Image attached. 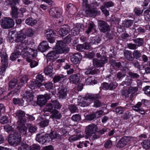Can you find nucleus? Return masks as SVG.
<instances>
[{
  "label": "nucleus",
  "mask_w": 150,
  "mask_h": 150,
  "mask_svg": "<svg viewBox=\"0 0 150 150\" xmlns=\"http://www.w3.org/2000/svg\"><path fill=\"white\" fill-rule=\"evenodd\" d=\"M121 92L122 95L124 96L125 98H127L129 97V93L128 89H123L121 90Z\"/></svg>",
  "instance_id": "4d7b16f0"
},
{
  "label": "nucleus",
  "mask_w": 150,
  "mask_h": 150,
  "mask_svg": "<svg viewBox=\"0 0 150 150\" xmlns=\"http://www.w3.org/2000/svg\"><path fill=\"white\" fill-rule=\"evenodd\" d=\"M96 26L93 23H89L87 30L85 31V33L88 34L91 33H93L95 31Z\"/></svg>",
  "instance_id": "c85d7f7f"
},
{
  "label": "nucleus",
  "mask_w": 150,
  "mask_h": 150,
  "mask_svg": "<svg viewBox=\"0 0 150 150\" xmlns=\"http://www.w3.org/2000/svg\"><path fill=\"white\" fill-rule=\"evenodd\" d=\"M41 122L39 123L41 127H43L47 126L49 124V121L48 120L41 118Z\"/></svg>",
  "instance_id": "37998d69"
},
{
  "label": "nucleus",
  "mask_w": 150,
  "mask_h": 150,
  "mask_svg": "<svg viewBox=\"0 0 150 150\" xmlns=\"http://www.w3.org/2000/svg\"><path fill=\"white\" fill-rule=\"evenodd\" d=\"M98 128L96 125L92 123L85 128V132L86 134L89 136L92 135L98 132Z\"/></svg>",
  "instance_id": "6e6552de"
},
{
  "label": "nucleus",
  "mask_w": 150,
  "mask_h": 150,
  "mask_svg": "<svg viewBox=\"0 0 150 150\" xmlns=\"http://www.w3.org/2000/svg\"><path fill=\"white\" fill-rule=\"evenodd\" d=\"M21 55V54H18V52L15 51L10 56V59L11 60H15L16 58H18Z\"/></svg>",
  "instance_id": "de8ad7c7"
},
{
  "label": "nucleus",
  "mask_w": 150,
  "mask_h": 150,
  "mask_svg": "<svg viewBox=\"0 0 150 150\" xmlns=\"http://www.w3.org/2000/svg\"><path fill=\"white\" fill-rule=\"evenodd\" d=\"M144 14L145 18L147 20L150 19V10L149 9L144 11Z\"/></svg>",
  "instance_id": "680f3d73"
},
{
  "label": "nucleus",
  "mask_w": 150,
  "mask_h": 150,
  "mask_svg": "<svg viewBox=\"0 0 150 150\" xmlns=\"http://www.w3.org/2000/svg\"><path fill=\"white\" fill-rule=\"evenodd\" d=\"M21 140L19 139H16L9 135L8 142L9 144L12 145H16L18 144L21 142Z\"/></svg>",
  "instance_id": "bb28decb"
},
{
  "label": "nucleus",
  "mask_w": 150,
  "mask_h": 150,
  "mask_svg": "<svg viewBox=\"0 0 150 150\" xmlns=\"http://www.w3.org/2000/svg\"><path fill=\"white\" fill-rule=\"evenodd\" d=\"M28 80V78L27 76L25 75H23L20 76L19 77L18 81L19 85L18 86H23L26 83Z\"/></svg>",
  "instance_id": "b1692460"
},
{
  "label": "nucleus",
  "mask_w": 150,
  "mask_h": 150,
  "mask_svg": "<svg viewBox=\"0 0 150 150\" xmlns=\"http://www.w3.org/2000/svg\"><path fill=\"white\" fill-rule=\"evenodd\" d=\"M109 90H112L115 89L117 87V84L114 82L110 83L108 84Z\"/></svg>",
  "instance_id": "e2e57ef3"
},
{
  "label": "nucleus",
  "mask_w": 150,
  "mask_h": 150,
  "mask_svg": "<svg viewBox=\"0 0 150 150\" xmlns=\"http://www.w3.org/2000/svg\"><path fill=\"white\" fill-rule=\"evenodd\" d=\"M71 119L75 122H77L80 120L81 117L79 114H75L72 116Z\"/></svg>",
  "instance_id": "052dcab7"
},
{
  "label": "nucleus",
  "mask_w": 150,
  "mask_h": 150,
  "mask_svg": "<svg viewBox=\"0 0 150 150\" xmlns=\"http://www.w3.org/2000/svg\"><path fill=\"white\" fill-rule=\"evenodd\" d=\"M70 29V28L69 26L65 25L61 28L59 31V33L62 37H63L68 34L69 32Z\"/></svg>",
  "instance_id": "aec40b11"
},
{
  "label": "nucleus",
  "mask_w": 150,
  "mask_h": 150,
  "mask_svg": "<svg viewBox=\"0 0 150 150\" xmlns=\"http://www.w3.org/2000/svg\"><path fill=\"white\" fill-rule=\"evenodd\" d=\"M53 105L52 104V101L51 103H47L46 105L45 109L46 111L52 112H53L55 109H54Z\"/></svg>",
  "instance_id": "ea45409f"
},
{
  "label": "nucleus",
  "mask_w": 150,
  "mask_h": 150,
  "mask_svg": "<svg viewBox=\"0 0 150 150\" xmlns=\"http://www.w3.org/2000/svg\"><path fill=\"white\" fill-rule=\"evenodd\" d=\"M144 93L150 97V86H146L143 88Z\"/></svg>",
  "instance_id": "5fc2aeb1"
},
{
  "label": "nucleus",
  "mask_w": 150,
  "mask_h": 150,
  "mask_svg": "<svg viewBox=\"0 0 150 150\" xmlns=\"http://www.w3.org/2000/svg\"><path fill=\"white\" fill-rule=\"evenodd\" d=\"M41 85L42 83L36 80L32 81L29 85V87L31 89H34L35 88H40Z\"/></svg>",
  "instance_id": "a878e982"
},
{
  "label": "nucleus",
  "mask_w": 150,
  "mask_h": 150,
  "mask_svg": "<svg viewBox=\"0 0 150 150\" xmlns=\"http://www.w3.org/2000/svg\"><path fill=\"white\" fill-rule=\"evenodd\" d=\"M12 12L11 15L13 18H17L18 17V9L16 6L12 7L11 8Z\"/></svg>",
  "instance_id": "c9c22d12"
},
{
  "label": "nucleus",
  "mask_w": 150,
  "mask_h": 150,
  "mask_svg": "<svg viewBox=\"0 0 150 150\" xmlns=\"http://www.w3.org/2000/svg\"><path fill=\"white\" fill-rule=\"evenodd\" d=\"M123 54L125 58L128 60L131 61L134 60V57L130 51L125 50L123 51Z\"/></svg>",
  "instance_id": "412c9836"
},
{
  "label": "nucleus",
  "mask_w": 150,
  "mask_h": 150,
  "mask_svg": "<svg viewBox=\"0 0 150 150\" xmlns=\"http://www.w3.org/2000/svg\"><path fill=\"white\" fill-rule=\"evenodd\" d=\"M71 61L74 64H77L80 62L82 58L81 53L73 54L70 57Z\"/></svg>",
  "instance_id": "dca6fc26"
},
{
  "label": "nucleus",
  "mask_w": 150,
  "mask_h": 150,
  "mask_svg": "<svg viewBox=\"0 0 150 150\" xmlns=\"http://www.w3.org/2000/svg\"><path fill=\"white\" fill-rule=\"evenodd\" d=\"M133 40L137 45V47L141 46L144 44V40L142 38H137L134 39Z\"/></svg>",
  "instance_id": "f704fd0d"
},
{
  "label": "nucleus",
  "mask_w": 150,
  "mask_h": 150,
  "mask_svg": "<svg viewBox=\"0 0 150 150\" xmlns=\"http://www.w3.org/2000/svg\"><path fill=\"white\" fill-rule=\"evenodd\" d=\"M143 147L146 149H149L150 147V145L149 144L148 142L144 141L142 143Z\"/></svg>",
  "instance_id": "774afa93"
},
{
  "label": "nucleus",
  "mask_w": 150,
  "mask_h": 150,
  "mask_svg": "<svg viewBox=\"0 0 150 150\" xmlns=\"http://www.w3.org/2000/svg\"><path fill=\"white\" fill-rule=\"evenodd\" d=\"M59 53H57L56 51H52L50 52L47 55V60L52 61L57 59L58 57L57 54Z\"/></svg>",
  "instance_id": "f3484780"
},
{
  "label": "nucleus",
  "mask_w": 150,
  "mask_h": 150,
  "mask_svg": "<svg viewBox=\"0 0 150 150\" xmlns=\"http://www.w3.org/2000/svg\"><path fill=\"white\" fill-rule=\"evenodd\" d=\"M130 138L129 137L124 136L118 141L117 146L119 148H122L127 144L130 142Z\"/></svg>",
  "instance_id": "4468645a"
},
{
  "label": "nucleus",
  "mask_w": 150,
  "mask_h": 150,
  "mask_svg": "<svg viewBox=\"0 0 150 150\" xmlns=\"http://www.w3.org/2000/svg\"><path fill=\"white\" fill-rule=\"evenodd\" d=\"M36 54V51L32 49H29L28 51H26L25 53L23 54V57L26 60L30 63V65L31 68L35 67L38 64L36 61L32 60Z\"/></svg>",
  "instance_id": "f03ea898"
},
{
  "label": "nucleus",
  "mask_w": 150,
  "mask_h": 150,
  "mask_svg": "<svg viewBox=\"0 0 150 150\" xmlns=\"http://www.w3.org/2000/svg\"><path fill=\"white\" fill-rule=\"evenodd\" d=\"M81 27L80 24L77 25L71 30V34L74 36H76L79 34L80 28Z\"/></svg>",
  "instance_id": "c756f323"
},
{
  "label": "nucleus",
  "mask_w": 150,
  "mask_h": 150,
  "mask_svg": "<svg viewBox=\"0 0 150 150\" xmlns=\"http://www.w3.org/2000/svg\"><path fill=\"white\" fill-rule=\"evenodd\" d=\"M38 102L40 106L44 105L46 102V99L43 95L39 96L37 98Z\"/></svg>",
  "instance_id": "2f4dec72"
},
{
  "label": "nucleus",
  "mask_w": 150,
  "mask_h": 150,
  "mask_svg": "<svg viewBox=\"0 0 150 150\" xmlns=\"http://www.w3.org/2000/svg\"><path fill=\"white\" fill-rule=\"evenodd\" d=\"M114 4L111 1L105 2L103 3V5L100 7V9L104 13L106 16L109 15V12L106 7L108 8L114 6Z\"/></svg>",
  "instance_id": "9d476101"
},
{
  "label": "nucleus",
  "mask_w": 150,
  "mask_h": 150,
  "mask_svg": "<svg viewBox=\"0 0 150 150\" xmlns=\"http://www.w3.org/2000/svg\"><path fill=\"white\" fill-rule=\"evenodd\" d=\"M1 25L4 29L10 28L13 27L14 25L13 20L11 18L5 17L1 20Z\"/></svg>",
  "instance_id": "39448f33"
},
{
  "label": "nucleus",
  "mask_w": 150,
  "mask_h": 150,
  "mask_svg": "<svg viewBox=\"0 0 150 150\" xmlns=\"http://www.w3.org/2000/svg\"><path fill=\"white\" fill-rule=\"evenodd\" d=\"M106 62V57L103 56L99 59H93V65L96 67H103Z\"/></svg>",
  "instance_id": "1a4fd4ad"
},
{
  "label": "nucleus",
  "mask_w": 150,
  "mask_h": 150,
  "mask_svg": "<svg viewBox=\"0 0 150 150\" xmlns=\"http://www.w3.org/2000/svg\"><path fill=\"white\" fill-rule=\"evenodd\" d=\"M59 97L63 99L66 98L67 94V90L65 85L62 84L58 89Z\"/></svg>",
  "instance_id": "ddd939ff"
},
{
  "label": "nucleus",
  "mask_w": 150,
  "mask_h": 150,
  "mask_svg": "<svg viewBox=\"0 0 150 150\" xmlns=\"http://www.w3.org/2000/svg\"><path fill=\"white\" fill-rule=\"evenodd\" d=\"M27 125L29 132L33 134L37 130V128L35 127L30 124H27Z\"/></svg>",
  "instance_id": "4c0bfd02"
},
{
  "label": "nucleus",
  "mask_w": 150,
  "mask_h": 150,
  "mask_svg": "<svg viewBox=\"0 0 150 150\" xmlns=\"http://www.w3.org/2000/svg\"><path fill=\"white\" fill-rule=\"evenodd\" d=\"M129 75L131 78L135 79H137L139 77V75L137 73H134L132 72H129Z\"/></svg>",
  "instance_id": "338daca9"
},
{
  "label": "nucleus",
  "mask_w": 150,
  "mask_h": 150,
  "mask_svg": "<svg viewBox=\"0 0 150 150\" xmlns=\"http://www.w3.org/2000/svg\"><path fill=\"white\" fill-rule=\"evenodd\" d=\"M146 100L143 99L142 100L141 102H138L135 106H133L132 109L133 110L137 112H140L142 114L144 113V111L142 109L141 107L142 106L145 105V103Z\"/></svg>",
  "instance_id": "2eb2a0df"
},
{
  "label": "nucleus",
  "mask_w": 150,
  "mask_h": 150,
  "mask_svg": "<svg viewBox=\"0 0 150 150\" xmlns=\"http://www.w3.org/2000/svg\"><path fill=\"white\" fill-rule=\"evenodd\" d=\"M41 149L40 146L38 144H34L29 147L30 150H40Z\"/></svg>",
  "instance_id": "3c124183"
},
{
  "label": "nucleus",
  "mask_w": 150,
  "mask_h": 150,
  "mask_svg": "<svg viewBox=\"0 0 150 150\" xmlns=\"http://www.w3.org/2000/svg\"><path fill=\"white\" fill-rule=\"evenodd\" d=\"M55 50L57 53L59 54L67 52L69 50V48L62 40H59L57 42L56 44Z\"/></svg>",
  "instance_id": "20e7f679"
},
{
  "label": "nucleus",
  "mask_w": 150,
  "mask_h": 150,
  "mask_svg": "<svg viewBox=\"0 0 150 150\" xmlns=\"http://www.w3.org/2000/svg\"><path fill=\"white\" fill-rule=\"evenodd\" d=\"M133 55L134 58L137 59L141 57L142 54L139 51L135 50L133 52Z\"/></svg>",
  "instance_id": "8fccbe9b"
},
{
  "label": "nucleus",
  "mask_w": 150,
  "mask_h": 150,
  "mask_svg": "<svg viewBox=\"0 0 150 150\" xmlns=\"http://www.w3.org/2000/svg\"><path fill=\"white\" fill-rule=\"evenodd\" d=\"M52 115L51 116L52 117L55 118L56 119H59L62 117V115L61 114L59 113L57 110H54L52 112Z\"/></svg>",
  "instance_id": "7c9ffc66"
},
{
  "label": "nucleus",
  "mask_w": 150,
  "mask_h": 150,
  "mask_svg": "<svg viewBox=\"0 0 150 150\" xmlns=\"http://www.w3.org/2000/svg\"><path fill=\"white\" fill-rule=\"evenodd\" d=\"M36 140L40 143L42 144L48 142L49 140V138L48 135L45 134L42 135V134H38L37 135L36 138Z\"/></svg>",
  "instance_id": "f8f14e48"
},
{
  "label": "nucleus",
  "mask_w": 150,
  "mask_h": 150,
  "mask_svg": "<svg viewBox=\"0 0 150 150\" xmlns=\"http://www.w3.org/2000/svg\"><path fill=\"white\" fill-rule=\"evenodd\" d=\"M26 35L23 33L18 34L15 41L16 42L24 43Z\"/></svg>",
  "instance_id": "393cba45"
},
{
  "label": "nucleus",
  "mask_w": 150,
  "mask_h": 150,
  "mask_svg": "<svg viewBox=\"0 0 150 150\" xmlns=\"http://www.w3.org/2000/svg\"><path fill=\"white\" fill-rule=\"evenodd\" d=\"M100 98L101 96L98 94L88 95L83 98L82 101L80 102L78 105L83 107L87 106L92 102L93 100Z\"/></svg>",
  "instance_id": "7ed1b4c3"
},
{
  "label": "nucleus",
  "mask_w": 150,
  "mask_h": 150,
  "mask_svg": "<svg viewBox=\"0 0 150 150\" xmlns=\"http://www.w3.org/2000/svg\"><path fill=\"white\" fill-rule=\"evenodd\" d=\"M21 87L18 86L17 88L14 89V91H11L8 94V96L12 97L15 95H17L19 92V90L20 88Z\"/></svg>",
  "instance_id": "49530a36"
},
{
  "label": "nucleus",
  "mask_w": 150,
  "mask_h": 150,
  "mask_svg": "<svg viewBox=\"0 0 150 150\" xmlns=\"http://www.w3.org/2000/svg\"><path fill=\"white\" fill-rule=\"evenodd\" d=\"M128 90L129 94H134L138 91V89L137 87H129Z\"/></svg>",
  "instance_id": "6e6d98bb"
},
{
  "label": "nucleus",
  "mask_w": 150,
  "mask_h": 150,
  "mask_svg": "<svg viewBox=\"0 0 150 150\" xmlns=\"http://www.w3.org/2000/svg\"><path fill=\"white\" fill-rule=\"evenodd\" d=\"M24 99L28 102L32 101L33 99V95L29 91H26L23 94Z\"/></svg>",
  "instance_id": "a211bd4d"
},
{
  "label": "nucleus",
  "mask_w": 150,
  "mask_h": 150,
  "mask_svg": "<svg viewBox=\"0 0 150 150\" xmlns=\"http://www.w3.org/2000/svg\"><path fill=\"white\" fill-rule=\"evenodd\" d=\"M29 49L31 48L27 47L25 43H20L17 45L15 51L18 52V54H22L23 56V54L25 53L26 51H28Z\"/></svg>",
  "instance_id": "9b49d317"
},
{
  "label": "nucleus",
  "mask_w": 150,
  "mask_h": 150,
  "mask_svg": "<svg viewBox=\"0 0 150 150\" xmlns=\"http://www.w3.org/2000/svg\"><path fill=\"white\" fill-rule=\"evenodd\" d=\"M132 83V80L129 79V77L127 76L126 77L125 80L121 83L122 85L124 84L126 86H128L130 85Z\"/></svg>",
  "instance_id": "09e8293b"
},
{
  "label": "nucleus",
  "mask_w": 150,
  "mask_h": 150,
  "mask_svg": "<svg viewBox=\"0 0 150 150\" xmlns=\"http://www.w3.org/2000/svg\"><path fill=\"white\" fill-rule=\"evenodd\" d=\"M49 48V47L48 45L47 42L45 41H44L40 43L38 47V50L43 52Z\"/></svg>",
  "instance_id": "6ab92c4d"
},
{
  "label": "nucleus",
  "mask_w": 150,
  "mask_h": 150,
  "mask_svg": "<svg viewBox=\"0 0 150 150\" xmlns=\"http://www.w3.org/2000/svg\"><path fill=\"white\" fill-rule=\"evenodd\" d=\"M17 80L16 79L11 80L9 83V89H11L13 88L17 84Z\"/></svg>",
  "instance_id": "79ce46f5"
},
{
  "label": "nucleus",
  "mask_w": 150,
  "mask_h": 150,
  "mask_svg": "<svg viewBox=\"0 0 150 150\" xmlns=\"http://www.w3.org/2000/svg\"><path fill=\"white\" fill-rule=\"evenodd\" d=\"M133 23V21L131 20H125L124 21L123 25L125 27L128 28L131 27Z\"/></svg>",
  "instance_id": "a18cd8bd"
},
{
  "label": "nucleus",
  "mask_w": 150,
  "mask_h": 150,
  "mask_svg": "<svg viewBox=\"0 0 150 150\" xmlns=\"http://www.w3.org/2000/svg\"><path fill=\"white\" fill-rule=\"evenodd\" d=\"M56 35L55 33H53L51 35H50L49 37L46 36L47 39L48 41L50 43H53L55 41L54 38L56 37Z\"/></svg>",
  "instance_id": "c03bdc74"
},
{
  "label": "nucleus",
  "mask_w": 150,
  "mask_h": 150,
  "mask_svg": "<svg viewBox=\"0 0 150 150\" xmlns=\"http://www.w3.org/2000/svg\"><path fill=\"white\" fill-rule=\"evenodd\" d=\"M16 114V117L18 120L17 122V128L21 134L23 135L25 134L27 129L25 126L26 122V120L25 117V113L23 111L20 110L17 111Z\"/></svg>",
  "instance_id": "f257e3e1"
},
{
  "label": "nucleus",
  "mask_w": 150,
  "mask_h": 150,
  "mask_svg": "<svg viewBox=\"0 0 150 150\" xmlns=\"http://www.w3.org/2000/svg\"><path fill=\"white\" fill-rule=\"evenodd\" d=\"M64 76L62 75H60L59 76H55L53 79V81L54 83L58 82L61 78H63Z\"/></svg>",
  "instance_id": "69168bd1"
},
{
  "label": "nucleus",
  "mask_w": 150,
  "mask_h": 150,
  "mask_svg": "<svg viewBox=\"0 0 150 150\" xmlns=\"http://www.w3.org/2000/svg\"><path fill=\"white\" fill-rule=\"evenodd\" d=\"M84 136V135L83 133L82 132H80L79 134L69 137V142H72L79 139H80L83 137Z\"/></svg>",
  "instance_id": "cd10ccee"
},
{
  "label": "nucleus",
  "mask_w": 150,
  "mask_h": 150,
  "mask_svg": "<svg viewBox=\"0 0 150 150\" xmlns=\"http://www.w3.org/2000/svg\"><path fill=\"white\" fill-rule=\"evenodd\" d=\"M7 67V65L6 66L5 65L2 64V66L0 68V75H4V72Z\"/></svg>",
  "instance_id": "0e129e2a"
},
{
  "label": "nucleus",
  "mask_w": 150,
  "mask_h": 150,
  "mask_svg": "<svg viewBox=\"0 0 150 150\" xmlns=\"http://www.w3.org/2000/svg\"><path fill=\"white\" fill-rule=\"evenodd\" d=\"M67 10L72 16L74 15L76 11V8L71 4H69L67 6Z\"/></svg>",
  "instance_id": "5701e85b"
},
{
  "label": "nucleus",
  "mask_w": 150,
  "mask_h": 150,
  "mask_svg": "<svg viewBox=\"0 0 150 150\" xmlns=\"http://www.w3.org/2000/svg\"><path fill=\"white\" fill-rule=\"evenodd\" d=\"M49 14L52 17L56 18L57 20L59 23H61L62 22L63 19L61 13L58 8H52L50 9L49 11Z\"/></svg>",
  "instance_id": "423d86ee"
},
{
  "label": "nucleus",
  "mask_w": 150,
  "mask_h": 150,
  "mask_svg": "<svg viewBox=\"0 0 150 150\" xmlns=\"http://www.w3.org/2000/svg\"><path fill=\"white\" fill-rule=\"evenodd\" d=\"M98 28L101 32L105 33L110 31V27L105 21L100 20H98Z\"/></svg>",
  "instance_id": "0eeeda50"
},
{
  "label": "nucleus",
  "mask_w": 150,
  "mask_h": 150,
  "mask_svg": "<svg viewBox=\"0 0 150 150\" xmlns=\"http://www.w3.org/2000/svg\"><path fill=\"white\" fill-rule=\"evenodd\" d=\"M100 98H101L100 99ZM99 99H100V98L97 99L95 100H95V101L94 102V104L93 105L94 107L98 108L102 106V103L99 100Z\"/></svg>",
  "instance_id": "13d9d810"
},
{
  "label": "nucleus",
  "mask_w": 150,
  "mask_h": 150,
  "mask_svg": "<svg viewBox=\"0 0 150 150\" xmlns=\"http://www.w3.org/2000/svg\"><path fill=\"white\" fill-rule=\"evenodd\" d=\"M86 13L88 16L92 17L96 16L97 14V12L94 9H89L86 11Z\"/></svg>",
  "instance_id": "e433bc0d"
},
{
  "label": "nucleus",
  "mask_w": 150,
  "mask_h": 150,
  "mask_svg": "<svg viewBox=\"0 0 150 150\" xmlns=\"http://www.w3.org/2000/svg\"><path fill=\"white\" fill-rule=\"evenodd\" d=\"M25 22L28 25L32 26L36 24L37 23V21L36 20L32 18H29L25 20Z\"/></svg>",
  "instance_id": "473e14b6"
},
{
  "label": "nucleus",
  "mask_w": 150,
  "mask_h": 150,
  "mask_svg": "<svg viewBox=\"0 0 150 150\" xmlns=\"http://www.w3.org/2000/svg\"><path fill=\"white\" fill-rule=\"evenodd\" d=\"M34 33V31L32 28H29L27 30L25 35L28 37H31L33 35Z\"/></svg>",
  "instance_id": "603ef678"
},
{
  "label": "nucleus",
  "mask_w": 150,
  "mask_h": 150,
  "mask_svg": "<svg viewBox=\"0 0 150 150\" xmlns=\"http://www.w3.org/2000/svg\"><path fill=\"white\" fill-rule=\"evenodd\" d=\"M71 113L76 112L77 111V108L75 105H69L68 107Z\"/></svg>",
  "instance_id": "bf43d9fd"
},
{
  "label": "nucleus",
  "mask_w": 150,
  "mask_h": 150,
  "mask_svg": "<svg viewBox=\"0 0 150 150\" xmlns=\"http://www.w3.org/2000/svg\"><path fill=\"white\" fill-rule=\"evenodd\" d=\"M15 139H21V136L18 132L16 131H12L10 134L9 135Z\"/></svg>",
  "instance_id": "58836bf2"
},
{
  "label": "nucleus",
  "mask_w": 150,
  "mask_h": 150,
  "mask_svg": "<svg viewBox=\"0 0 150 150\" xmlns=\"http://www.w3.org/2000/svg\"><path fill=\"white\" fill-rule=\"evenodd\" d=\"M53 68L51 65H48L44 69V72L46 75H49L52 73Z\"/></svg>",
  "instance_id": "a19ab883"
},
{
  "label": "nucleus",
  "mask_w": 150,
  "mask_h": 150,
  "mask_svg": "<svg viewBox=\"0 0 150 150\" xmlns=\"http://www.w3.org/2000/svg\"><path fill=\"white\" fill-rule=\"evenodd\" d=\"M112 146V141L108 139L106 141L104 144V146L106 148L110 149Z\"/></svg>",
  "instance_id": "864d4df0"
},
{
  "label": "nucleus",
  "mask_w": 150,
  "mask_h": 150,
  "mask_svg": "<svg viewBox=\"0 0 150 150\" xmlns=\"http://www.w3.org/2000/svg\"><path fill=\"white\" fill-rule=\"evenodd\" d=\"M51 101L54 109L57 110L61 108L62 105L57 100H52Z\"/></svg>",
  "instance_id": "72a5a7b5"
},
{
  "label": "nucleus",
  "mask_w": 150,
  "mask_h": 150,
  "mask_svg": "<svg viewBox=\"0 0 150 150\" xmlns=\"http://www.w3.org/2000/svg\"><path fill=\"white\" fill-rule=\"evenodd\" d=\"M70 82L73 84H76L79 81V78L77 74H73L69 77Z\"/></svg>",
  "instance_id": "4be33fe9"
}]
</instances>
